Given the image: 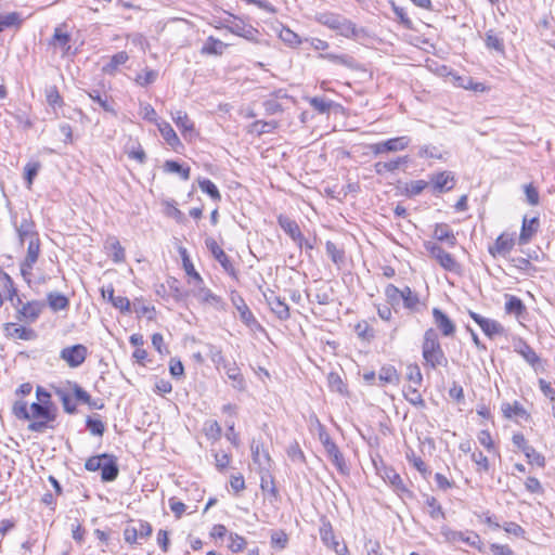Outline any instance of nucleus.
Segmentation results:
<instances>
[{
	"label": "nucleus",
	"mask_w": 555,
	"mask_h": 555,
	"mask_svg": "<svg viewBox=\"0 0 555 555\" xmlns=\"http://www.w3.org/2000/svg\"><path fill=\"white\" fill-rule=\"evenodd\" d=\"M315 21L327 28L335 30L338 35L346 38H359L364 30L358 28L350 20L333 12H320L315 15Z\"/></svg>",
	"instance_id": "f257e3e1"
},
{
	"label": "nucleus",
	"mask_w": 555,
	"mask_h": 555,
	"mask_svg": "<svg viewBox=\"0 0 555 555\" xmlns=\"http://www.w3.org/2000/svg\"><path fill=\"white\" fill-rule=\"evenodd\" d=\"M385 295L387 297V301L393 309H397L398 307L415 311L421 309L422 302L418 294L412 291L409 286L400 289L393 284H388L385 288Z\"/></svg>",
	"instance_id": "f03ea898"
},
{
	"label": "nucleus",
	"mask_w": 555,
	"mask_h": 555,
	"mask_svg": "<svg viewBox=\"0 0 555 555\" xmlns=\"http://www.w3.org/2000/svg\"><path fill=\"white\" fill-rule=\"evenodd\" d=\"M422 353L425 364L429 365L431 369H436L440 365L446 366L448 363L447 357L439 344L438 334L434 328H429L425 332Z\"/></svg>",
	"instance_id": "7ed1b4c3"
},
{
	"label": "nucleus",
	"mask_w": 555,
	"mask_h": 555,
	"mask_svg": "<svg viewBox=\"0 0 555 555\" xmlns=\"http://www.w3.org/2000/svg\"><path fill=\"white\" fill-rule=\"evenodd\" d=\"M11 222L21 245H24L26 241L30 242L31 240L39 238V233L36 230V224L29 211H23L21 219H18L17 214H12Z\"/></svg>",
	"instance_id": "20e7f679"
},
{
	"label": "nucleus",
	"mask_w": 555,
	"mask_h": 555,
	"mask_svg": "<svg viewBox=\"0 0 555 555\" xmlns=\"http://www.w3.org/2000/svg\"><path fill=\"white\" fill-rule=\"evenodd\" d=\"M320 538L323 544L333 550L337 555H346L348 548L345 543L339 542L333 531L331 522L326 518H322V525L320 527Z\"/></svg>",
	"instance_id": "39448f33"
},
{
	"label": "nucleus",
	"mask_w": 555,
	"mask_h": 555,
	"mask_svg": "<svg viewBox=\"0 0 555 555\" xmlns=\"http://www.w3.org/2000/svg\"><path fill=\"white\" fill-rule=\"evenodd\" d=\"M426 250L430 254L433 258L437 260V262L447 271H457L460 266L453 256L447 253L441 246L433 242L425 243Z\"/></svg>",
	"instance_id": "423d86ee"
},
{
	"label": "nucleus",
	"mask_w": 555,
	"mask_h": 555,
	"mask_svg": "<svg viewBox=\"0 0 555 555\" xmlns=\"http://www.w3.org/2000/svg\"><path fill=\"white\" fill-rule=\"evenodd\" d=\"M0 281L1 285L4 289V294L7 296V299L11 301L13 308L16 310V312H26V306H30L29 302L23 304L16 288L14 287L13 280L11 276L5 273L1 272L0 274Z\"/></svg>",
	"instance_id": "0eeeda50"
},
{
	"label": "nucleus",
	"mask_w": 555,
	"mask_h": 555,
	"mask_svg": "<svg viewBox=\"0 0 555 555\" xmlns=\"http://www.w3.org/2000/svg\"><path fill=\"white\" fill-rule=\"evenodd\" d=\"M205 243L207 248L211 251L212 256L220 263L223 270L233 279H237V271L235 270L230 257L217 244V242L214 238H207Z\"/></svg>",
	"instance_id": "6e6552de"
},
{
	"label": "nucleus",
	"mask_w": 555,
	"mask_h": 555,
	"mask_svg": "<svg viewBox=\"0 0 555 555\" xmlns=\"http://www.w3.org/2000/svg\"><path fill=\"white\" fill-rule=\"evenodd\" d=\"M40 255V238H35L28 242L27 253L24 260L20 264L21 273L24 279L31 275L34 266L36 264Z\"/></svg>",
	"instance_id": "1a4fd4ad"
},
{
	"label": "nucleus",
	"mask_w": 555,
	"mask_h": 555,
	"mask_svg": "<svg viewBox=\"0 0 555 555\" xmlns=\"http://www.w3.org/2000/svg\"><path fill=\"white\" fill-rule=\"evenodd\" d=\"M192 286H193V288H192L193 295L198 301L207 305L208 308H212V309H217V310L224 308L222 299L219 296L215 295L210 289L205 287L204 283L203 284H193Z\"/></svg>",
	"instance_id": "9d476101"
},
{
	"label": "nucleus",
	"mask_w": 555,
	"mask_h": 555,
	"mask_svg": "<svg viewBox=\"0 0 555 555\" xmlns=\"http://www.w3.org/2000/svg\"><path fill=\"white\" fill-rule=\"evenodd\" d=\"M441 534L444 537L446 541H448V542L462 541L473 547H477L479 550L481 548L480 537L475 532H470L468 535H465L461 531H454L448 527H442Z\"/></svg>",
	"instance_id": "9b49d317"
},
{
	"label": "nucleus",
	"mask_w": 555,
	"mask_h": 555,
	"mask_svg": "<svg viewBox=\"0 0 555 555\" xmlns=\"http://www.w3.org/2000/svg\"><path fill=\"white\" fill-rule=\"evenodd\" d=\"M430 183L437 193H444L455 185L454 175L451 171H440L430 176Z\"/></svg>",
	"instance_id": "f8f14e48"
},
{
	"label": "nucleus",
	"mask_w": 555,
	"mask_h": 555,
	"mask_svg": "<svg viewBox=\"0 0 555 555\" xmlns=\"http://www.w3.org/2000/svg\"><path fill=\"white\" fill-rule=\"evenodd\" d=\"M4 334L9 338L22 339V340H34L37 338V334L33 328L23 326L18 323H5L3 325Z\"/></svg>",
	"instance_id": "ddd939ff"
},
{
	"label": "nucleus",
	"mask_w": 555,
	"mask_h": 555,
	"mask_svg": "<svg viewBox=\"0 0 555 555\" xmlns=\"http://www.w3.org/2000/svg\"><path fill=\"white\" fill-rule=\"evenodd\" d=\"M86 354L87 348L82 345L67 347L61 351V358L72 367L79 366L85 361Z\"/></svg>",
	"instance_id": "4468645a"
},
{
	"label": "nucleus",
	"mask_w": 555,
	"mask_h": 555,
	"mask_svg": "<svg viewBox=\"0 0 555 555\" xmlns=\"http://www.w3.org/2000/svg\"><path fill=\"white\" fill-rule=\"evenodd\" d=\"M152 533V526L147 521L139 520L137 526H127L124 530L125 540L135 543L138 538H147Z\"/></svg>",
	"instance_id": "2eb2a0df"
},
{
	"label": "nucleus",
	"mask_w": 555,
	"mask_h": 555,
	"mask_svg": "<svg viewBox=\"0 0 555 555\" xmlns=\"http://www.w3.org/2000/svg\"><path fill=\"white\" fill-rule=\"evenodd\" d=\"M514 238L509 234L502 233L498 236L494 244L489 246L488 250L493 256L505 257L514 247Z\"/></svg>",
	"instance_id": "dca6fc26"
},
{
	"label": "nucleus",
	"mask_w": 555,
	"mask_h": 555,
	"mask_svg": "<svg viewBox=\"0 0 555 555\" xmlns=\"http://www.w3.org/2000/svg\"><path fill=\"white\" fill-rule=\"evenodd\" d=\"M476 323L480 326L482 332L489 337L493 338L503 334V327L494 320L482 317L481 314H470Z\"/></svg>",
	"instance_id": "f3484780"
},
{
	"label": "nucleus",
	"mask_w": 555,
	"mask_h": 555,
	"mask_svg": "<svg viewBox=\"0 0 555 555\" xmlns=\"http://www.w3.org/2000/svg\"><path fill=\"white\" fill-rule=\"evenodd\" d=\"M278 221L280 227L292 237V240L301 246L304 235L297 222L285 216H280Z\"/></svg>",
	"instance_id": "a211bd4d"
},
{
	"label": "nucleus",
	"mask_w": 555,
	"mask_h": 555,
	"mask_svg": "<svg viewBox=\"0 0 555 555\" xmlns=\"http://www.w3.org/2000/svg\"><path fill=\"white\" fill-rule=\"evenodd\" d=\"M251 456L255 464L259 466L261 470L269 472L271 457L267 451H261V446L253 440L250 444Z\"/></svg>",
	"instance_id": "6ab92c4d"
},
{
	"label": "nucleus",
	"mask_w": 555,
	"mask_h": 555,
	"mask_svg": "<svg viewBox=\"0 0 555 555\" xmlns=\"http://www.w3.org/2000/svg\"><path fill=\"white\" fill-rule=\"evenodd\" d=\"M434 237L439 242H446L450 247L456 245V237L447 223H437L434 230Z\"/></svg>",
	"instance_id": "aec40b11"
},
{
	"label": "nucleus",
	"mask_w": 555,
	"mask_h": 555,
	"mask_svg": "<svg viewBox=\"0 0 555 555\" xmlns=\"http://www.w3.org/2000/svg\"><path fill=\"white\" fill-rule=\"evenodd\" d=\"M31 418H47L48 421H55V408L39 402H34L29 409Z\"/></svg>",
	"instance_id": "412c9836"
},
{
	"label": "nucleus",
	"mask_w": 555,
	"mask_h": 555,
	"mask_svg": "<svg viewBox=\"0 0 555 555\" xmlns=\"http://www.w3.org/2000/svg\"><path fill=\"white\" fill-rule=\"evenodd\" d=\"M539 227V220L537 217L522 220V227L519 234V244H527L532 236L537 233Z\"/></svg>",
	"instance_id": "4be33fe9"
},
{
	"label": "nucleus",
	"mask_w": 555,
	"mask_h": 555,
	"mask_svg": "<svg viewBox=\"0 0 555 555\" xmlns=\"http://www.w3.org/2000/svg\"><path fill=\"white\" fill-rule=\"evenodd\" d=\"M158 131L160 132L162 137L166 141L168 145L176 149L178 145H181L180 139L177 135L173 128L168 124L167 121H159L156 122Z\"/></svg>",
	"instance_id": "5701e85b"
},
{
	"label": "nucleus",
	"mask_w": 555,
	"mask_h": 555,
	"mask_svg": "<svg viewBox=\"0 0 555 555\" xmlns=\"http://www.w3.org/2000/svg\"><path fill=\"white\" fill-rule=\"evenodd\" d=\"M172 120L177 127L181 130L183 135L192 133L194 131V122L189 118L188 114L183 111H176L171 113Z\"/></svg>",
	"instance_id": "b1692460"
},
{
	"label": "nucleus",
	"mask_w": 555,
	"mask_h": 555,
	"mask_svg": "<svg viewBox=\"0 0 555 555\" xmlns=\"http://www.w3.org/2000/svg\"><path fill=\"white\" fill-rule=\"evenodd\" d=\"M227 47V43L212 36H209L202 47L201 53L207 55H221Z\"/></svg>",
	"instance_id": "393cba45"
},
{
	"label": "nucleus",
	"mask_w": 555,
	"mask_h": 555,
	"mask_svg": "<svg viewBox=\"0 0 555 555\" xmlns=\"http://www.w3.org/2000/svg\"><path fill=\"white\" fill-rule=\"evenodd\" d=\"M235 21L231 22L230 24H222L220 26H216V28H227L231 34L248 38L249 35L253 34V27L247 26L242 20H237L234 17Z\"/></svg>",
	"instance_id": "a878e982"
},
{
	"label": "nucleus",
	"mask_w": 555,
	"mask_h": 555,
	"mask_svg": "<svg viewBox=\"0 0 555 555\" xmlns=\"http://www.w3.org/2000/svg\"><path fill=\"white\" fill-rule=\"evenodd\" d=\"M515 351L524 357V359L533 367L540 363V358L535 351L526 343L520 340L515 345Z\"/></svg>",
	"instance_id": "bb28decb"
},
{
	"label": "nucleus",
	"mask_w": 555,
	"mask_h": 555,
	"mask_svg": "<svg viewBox=\"0 0 555 555\" xmlns=\"http://www.w3.org/2000/svg\"><path fill=\"white\" fill-rule=\"evenodd\" d=\"M325 249L332 261L340 269L346 261L345 250L331 241L326 242Z\"/></svg>",
	"instance_id": "cd10ccee"
},
{
	"label": "nucleus",
	"mask_w": 555,
	"mask_h": 555,
	"mask_svg": "<svg viewBox=\"0 0 555 555\" xmlns=\"http://www.w3.org/2000/svg\"><path fill=\"white\" fill-rule=\"evenodd\" d=\"M424 503H425L427 513L429 514V516L433 519H444L446 518V514L435 496L426 494Z\"/></svg>",
	"instance_id": "c85d7f7f"
},
{
	"label": "nucleus",
	"mask_w": 555,
	"mask_h": 555,
	"mask_svg": "<svg viewBox=\"0 0 555 555\" xmlns=\"http://www.w3.org/2000/svg\"><path fill=\"white\" fill-rule=\"evenodd\" d=\"M406 162V156L398 157L397 159L390 162H378L374 165V171L377 175H384L385 172H393L400 167L401 164H404Z\"/></svg>",
	"instance_id": "c756f323"
},
{
	"label": "nucleus",
	"mask_w": 555,
	"mask_h": 555,
	"mask_svg": "<svg viewBox=\"0 0 555 555\" xmlns=\"http://www.w3.org/2000/svg\"><path fill=\"white\" fill-rule=\"evenodd\" d=\"M221 365L223 366L227 376L235 383L233 386L242 390L244 388V379L236 364L234 362L230 363L225 361Z\"/></svg>",
	"instance_id": "7c9ffc66"
},
{
	"label": "nucleus",
	"mask_w": 555,
	"mask_h": 555,
	"mask_svg": "<svg viewBox=\"0 0 555 555\" xmlns=\"http://www.w3.org/2000/svg\"><path fill=\"white\" fill-rule=\"evenodd\" d=\"M182 260H183L184 271H185V273H186V275L189 278L188 283L190 285L203 284V279L199 275V273L195 270L193 263L191 262L190 258L186 255V250L185 249L182 251Z\"/></svg>",
	"instance_id": "2f4dec72"
},
{
	"label": "nucleus",
	"mask_w": 555,
	"mask_h": 555,
	"mask_svg": "<svg viewBox=\"0 0 555 555\" xmlns=\"http://www.w3.org/2000/svg\"><path fill=\"white\" fill-rule=\"evenodd\" d=\"M435 323L444 336L453 335L455 331L454 323L448 318L447 314H434Z\"/></svg>",
	"instance_id": "473e14b6"
},
{
	"label": "nucleus",
	"mask_w": 555,
	"mask_h": 555,
	"mask_svg": "<svg viewBox=\"0 0 555 555\" xmlns=\"http://www.w3.org/2000/svg\"><path fill=\"white\" fill-rule=\"evenodd\" d=\"M63 26H59L54 29V34H53V37H52V40L50 42V44L52 46H60L63 50H68L69 49V41H70V36L68 33L66 31H63Z\"/></svg>",
	"instance_id": "72a5a7b5"
},
{
	"label": "nucleus",
	"mask_w": 555,
	"mask_h": 555,
	"mask_svg": "<svg viewBox=\"0 0 555 555\" xmlns=\"http://www.w3.org/2000/svg\"><path fill=\"white\" fill-rule=\"evenodd\" d=\"M385 142H386L387 153L388 152H399V151L405 150L409 146L411 139L406 135H402V137L388 139Z\"/></svg>",
	"instance_id": "f704fd0d"
},
{
	"label": "nucleus",
	"mask_w": 555,
	"mask_h": 555,
	"mask_svg": "<svg viewBox=\"0 0 555 555\" xmlns=\"http://www.w3.org/2000/svg\"><path fill=\"white\" fill-rule=\"evenodd\" d=\"M48 304L52 310H64L67 308L68 299L61 293H50L48 295Z\"/></svg>",
	"instance_id": "c9c22d12"
},
{
	"label": "nucleus",
	"mask_w": 555,
	"mask_h": 555,
	"mask_svg": "<svg viewBox=\"0 0 555 555\" xmlns=\"http://www.w3.org/2000/svg\"><path fill=\"white\" fill-rule=\"evenodd\" d=\"M198 185L204 193L208 194L211 197V199L216 202L221 201V194L216 184L211 180L201 179L198 180Z\"/></svg>",
	"instance_id": "e433bc0d"
},
{
	"label": "nucleus",
	"mask_w": 555,
	"mask_h": 555,
	"mask_svg": "<svg viewBox=\"0 0 555 555\" xmlns=\"http://www.w3.org/2000/svg\"><path fill=\"white\" fill-rule=\"evenodd\" d=\"M322 57H324L335 64H339V65H343L348 68L353 69L357 67V63H356L354 59L347 54L337 55V54H333V53H327L325 55H322Z\"/></svg>",
	"instance_id": "4c0bfd02"
},
{
	"label": "nucleus",
	"mask_w": 555,
	"mask_h": 555,
	"mask_svg": "<svg viewBox=\"0 0 555 555\" xmlns=\"http://www.w3.org/2000/svg\"><path fill=\"white\" fill-rule=\"evenodd\" d=\"M41 165L39 162L27 163L24 167V179L26 181L27 188L30 189L35 178L37 177Z\"/></svg>",
	"instance_id": "58836bf2"
},
{
	"label": "nucleus",
	"mask_w": 555,
	"mask_h": 555,
	"mask_svg": "<svg viewBox=\"0 0 555 555\" xmlns=\"http://www.w3.org/2000/svg\"><path fill=\"white\" fill-rule=\"evenodd\" d=\"M164 169L167 172L180 175V177L183 180H185V181L190 179V168L189 167H186V168L182 167L178 162L167 160L164 164Z\"/></svg>",
	"instance_id": "ea45409f"
},
{
	"label": "nucleus",
	"mask_w": 555,
	"mask_h": 555,
	"mask_svg": "<svg viewBox=\"0 0 555 555\" xmlns=\"http://www.w3.org/2000/svg\"><path fill=\"white\" fill-rule=\"evenodd\" d=\"M486 46L489 49H493L498 52L503 53L504 52V43L503 39L499 37L493 30H488L486 33Z\"/></svg>",
	"instance_id": "a19ab883"
},
{
	"label": "nucleus",
	"mask_w": 555,
	"mask_h": 555,
	"mask_svg": "<svg viewBox=\"0 0 555 555\" xmlns=\"http://www.w3.org/2000/svg\"><path fill=\"white\" fill-rule=\"evenodd\" d=\"M383 478L387 480L396 490L405 491L402 478L395 469L386 468Z\"/></svg>",
	"instance_id": "79ce46f5"
},
{
	"label": "nucleus",
	"mask_w": 555,
	"mask_h": 555,
	"mask_svg": "<svg viewBox=\"0 0 555 555\" xmlns=\"http://www.w3.org/2000/svg\"><path fill=\"white\" fill-rule=\"evenodd\" d=\"M85 467L89 472L100 470L102 480H104V454L89 457L85 463Z\"/></svg>",
	"instance_id": "37998d69"
},
{
	"label": "nucleus",
	"mask_w": 555,
	"mask_h": 555,
	"mask_svg": "<svg viewBox=\"0 0 555 555\" xmlns=\"http://www.w3.org/2000/svg\"><path fill=\"white\" fill-rule=\"evenodd\" d=\"M403 396L411 404L418 408L425 406V401L416 388H413L411 386L406 387L403 390Z\"/></svg>",
	"instance_id": "c03bdc74"
},
{
	"label": "nucleus",
	"mask_w": 555,
	"mask_h": 555,
	"mask_svg": "<svg viewBox=\"0 0 555 555\" xmlns=\"http://www.w3.org/2000/svg\"><path fill=\"white\" fill-rule=\"evenodd\" d=\"M504 299V307L506 312H522L525 309L522 301L514 295L505 294Z\"/></svg>",
	"instance_id": "a18cd8bd"
},
{
	"label": "nucleus",
	"mask_w": 555,
	"mask_h": 555,
	"mask_svg": "<svg viewBox=\"0 0 555 555\" xmlns=\"http://www.w3.org/2000/svg\"><path fill=\"white\" fill-rule=\"evenodd\" d=\"M106 294H108V299L115 309H119L120 312L129 310L130 301L127 297L114 296L113 289H106Z\"/></svg>",
	"instance_id": "49530a36"
},
{
	"label": "nucleus",
	"mask_w": 555,
	"mask_h": 555,
	"mask_svg": "<svg viewBox=\"0 0 555 555\" xmlns=\"http://www.w3.org/2000/svg\"><path fill=\"white\" fill-rule=\"evenodd\" d=\"M378 379L384 384H393L398 382V374L393 366H383L379 371Z\"/></svg>",
	"instance_id": "de8ad7c7"
},
{
	"label": "nucleus",
	"mask_w": 555,
	"mask_h": 555,
	"mask_svg": "<svg viewBox=\"0 0 555 555\" xmlns=\"http://www.w3.org/2000/svg\"><path fill=\"white\" fill-rule=\"evenodd\" d=\"M271 545L280 550H284L288 543V535L283 530H274L271 532Z\"/></svg>",
	"instance_id": "09e8293b"
},
{
	"label": "nucleus",
	"mask_w": 555,
	"mask_h": 555,
	"mask_svg": "<svg viewBox=\"0 0 555 555\" xmlns=\"http://www.w3.org/2000/svg\"><path fill=\"white\" fill-rule=\"evenodd\" d=\"M327 383L328 387L332 391L338 392V393H345L346 391V385L344 384L343 379L340 378L339 374L331 372L327 375Z\"/></svg>",
	"instance_id": "8fccbe9b"
},
{
	"label": "nucleus",
	"mask_w": 555,
	"mask_h": 555,
	"mask_svg": "<svg viewBox=\"0 0 555 555\" xmlns=\"http://www.w3.org/2000/svg\"><path fill=\"white\" fill-rule=\"evenodd\" d=\"M129 56L127 52L120 51L114 54L108 64H106V72L113 73L118 69L120 65H124L128 61Z\"/></svg>",
	"instance_id": "3c124183"
},
{
	"label": "nucleus",
	"mask_w": 555,
	"mask_h": 555,
	"mask_svg": "<svg viewBox=\"0 0 555 555\" xmlns=\"http://www.w3.org/2000/svg\"><path fill=\"white\" fill-rule=\"evenodd\" d=\"M310 106L321 114L327 113L332 107V101L325 98L314 96L309 99Z\"/></svg>",
	"instance_id": "603ef678"
},
{
	"label": "nucleus",
	"mask_w": 555,
	"mask_h": 555,
	"mask_svg": "<svg viewBox=\"0 0 555 555\" xmlns=\"http://www.w3.org/2000/svg\"><path fill=\"white\" fill-rule=\"evenodd\" d=\"M524 454L528 459L529 463L535 464L539 467L545 466V457L539 453L533 447L529 446L525 449Z\"/></svg>",
	"instance_id": "864d4df0"
},
{
	"label": "nucleus",
	"mask_w": 555,
	"mask_h": 555,
	"mask_svg": "<svg viewBox=\"0 0 555 555\" xmlns=\"http://www.w3.org/2000/svg\"><path fill=\"white\" fill-rule=\"evenodd\" d=\"M354 332L357 333L358 337L363 340H370L374 337V330L366 321H362L356 324Z\"/></svg>",
	"instance_id": "5fc2aeb1"
},
{
	"label": "nucleus",
	"mask_w": 555,
	"mask_h": 555,
	"mask_svg": "<svg viewBox=\"0 0 555 555\" xmlns=\"http://www.w3.org/2000/svg\"><path fill=\"white\" fill-rule=\"evenodd\" d=\"M326 453L328 454V456L331 457L333 464L339 469L343 472V468H344V457H343V454L340 453L338 447L335 444L333 446H330V448H327L326 450Z\"/></svg>",
	"instance_id": "6e6d98bb"
},
{
	"label": "nucleus",
	"mask_w": 555,
	"mask_h": 555,
	"mask_svg": "<svg viewBox=\"0 0 555 555\" xmlns=\"http://www.w3.org/2000/svg\"><path fill=\"white\" fill-rule=\"evenodd\" d=\"M118 466L116 463V457L109 454H106V482L113 481L118 476Z\"/></svg>",
	"instance_id": "4d7b16f0"
},
{
	"label": "nucleus",
	"mask_w": 555,
	"mask_h": 555,
	"mask_svg": "<svg viewBox=\"0 0 555 555\" xmlns=\"http://www.w3.org/2000/svg\"><path fill=\"white\" fill-rule=\"evenodd\" d=\"M428 182L425 180H414L406 184L405 191L409 196H416L421 194L427 186Z\"/></svg>",
	"instance_id": "13d9d810"
},
{
	"label": "nucleus",
	"mask_w": 555,
	"mask_h": 555,
	"mask_svg": "<svg viewBox=\"0 0 555 555\" xmlns=\"http://www.w3.org/2000/svg\"><path fill=\"white\" fill-rule=\"evenodd\" d=\"M34 421L29 423L28 430L35 433H43L47 428H53L51 423L54 421H48L47 418H33Z\"/></svg>",
	"instance_id": "bf43d9fd"
},
{
	"label": "nucleus",
	"mask_w": 555,
	"mask_h": 555,
	"mask_svg": "<svg viewBox=\"0 0 555 555\" xmlns=\"http://www.w3.org/2000/svg\"><path fill=\"white\" fill-rule=\"evenodd\" d=\"M524 191L527 203L531 206H537L540 202L538 189L532 183H529L524 186Z\"/></svg>",
	"instance_id": "052dcab7"
},
{
	"label": "nucleus",
	"mask_w": 555,
	"mask_h": 555,
	"mask_svg": "<svg viewBox=\"0 0 555 555\" xmlns=\"http://www.w3.org/2000/svg\"><path fill=\"white\" fill-rule=\"evenodd\" d=\"M472 461L478 466V472H488L489 470V461L488 457L481 452H473Z\"/></svg>",
	"instance_id": "680f3d73"
},
{
	"label": "nucleus",
	"mask_w": 555,
	"mask_h": 555,
	"mask_svg": "<svg viewBox=\"0 0 555 555\" xmlns=\"http://www.w3.org/2000/svg\"><path fill=\"white\" fill-rule=\"evenodd\" d=\"M56 395L60 397L65 412L72 414L76 411V405L73 403L72 397L68 392L62 389H57Z\"/></svg>",
	"instance_id": "e2e57ef3"
},
{
	"label": "nucleus",
	"mask_w": 555,
	"mask_h": 555,
	"mask_svg": "<svg viewBox=\"0 0 555 555\" xmlns=\"http://www.w3.org/2000/svg\"><path fill=\"white\" fill-rule=\"evenodd\" d=\"M229 540V548L234 553L243 551L246 545V540L237 533H230Z\"/></svg>",
	"instance_id": "0e129e2a"
},
{
	"label": "nucleus",
	"mask_w": 555,
	"mask_h": 555,
	"mask_svg": "<svg viewBox=\"0 0 555 555\" xmlns=\"http://www.w3.org/2000/svg\"><path fill=\"white\" fill-rule=\"evenodd\" d=\"M111 250L114 262L119 263L125 260V249L117 240L111 242Z\"/></svg>",
	"instance_id": "69168bd1"
},
{
	"label": "nucleus",
	"mask_w": 555,
	"mask_h": 555,
	"mask_svg": "<svg viewBox=\"0 0 555 555\" xmlns=\"http://www.w3.org/2000/svg\"><path fill=\"white\" fill-rule=\"evenodd\" d=\"M240 318L242 322L253 332H263L262 326L259 324V322L255 319L254 314H240Z\"/></svg>",
	"instance_id": "338daca9"
},
{
	"label": "nucleus",
	"mask_w": 555,
	"mask_h": 555,
	"mask_svg": "<svg viewBox=\"0 0 555 555\" xmlns=\"http://www.w3.org/2000/svg\"><path fill=\"white\" fill-rule=\"evenodd\" d=\"M418 156L421 158H438L442 157L441 153L436 146L433 145H423L418 150Z\"/></svg>",
	"instance_id": "774afa93"
}]
</instances>
